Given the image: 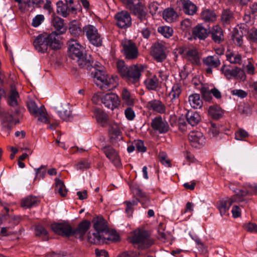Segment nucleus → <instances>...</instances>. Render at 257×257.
<instances>
[{
	"label": "nucleus",
	"mask_w": 257,
	"mask_h": 257,
	"mask_svg": "<svg viewBox=\"0 0 257 257\" xmlns=\"http://www.w3.org/2000/svg\"><path fill=\"white\" fill-rule=\"evenodd\" d=\"M221 71L227 79H245V73L244 71L237 67H235L232 69H230L226 65H223L221 67Z\"/></svg>",
	"instance_id": "1a4fd4ad"
},
{
	"label": "nucleus",
	"mask_w": 257,
	"mask_h": 257,
	"mask_svg": "<svg viewBox=\"0 0 257 257\" xmlns=\"http://www.w3.org/2000/svg\"><path fill=\"white\" fill-rule=\"evenodd\" d=\"M54 109L63 120L66 121L72 120L73 116L68 104H59L54 107Z\"/></svg>",
	"instance_id": "ddd939ff"
},
{
	"label": "nucleus",
	"mask_w": 257,
	"mask_h": 257,
	"mask_svg": "<svg viewBox=\"0 0 257 257\" xmlns=\"http://www.w3.org/2000/svg\"><path fill=\"white\" fill-rule=\"evenodd\" d=\"M68 29L70 34L75 37H79L82 32L79 23L76 20L69 23Z\"/></svg>",
	"instance_id": "f704fd0d"
},
{
	"label": "nucleus",
	"mask_w": 257,
	"mask_h": 257,
	"mask_svg": "<svg viewBox=\"0 0 257 257\" xmlns=\"http://www.w3.org/2000/svg\"><path fill=\"white\" fill-rule=\"evenodd\" d=\"M95 85L103 91H108L113 90L117 85L112 81H95Z\"/></svg>",
	"instance_id": "4c0bfd02"
},
{
	"label": "nucleus",
	"mask_w": 257,
	"mask_h": 257,
	"mask_svg": "<svg viewBox=\"0 0 257 257\" xmlns=\"http://www.w3.org/2000/svg\"><path fill=\"white\" fill-rule=\"evenodd\" d=\"M208 114L212 118L218 119L222 117L223 112L220 107L214 105L209 107Z\"/></svg>",
	"instance_id": "c03bdc74"
},
{
	"label": "nucleus",
	"mask_w": 257,
	"mask_h": 257,
	"mask_svg": "<svg viewBox=\"0 0 257 257\" xmlns=\"http://www.w3.org/2000/svg\"><path fill=\"white\" fill-rule=\"evenodd\" d=\"M57 13L63 17H67L71 13H73L76 10L74 7H69L67 4H65L62 1H59L56 3Z\"/></svg>",
	"instance_id": "412c9836"
},
{
	"label": "nucleus",
	"mask_w": 257,
	"mask_h": 257,
	"mask_svg": "<svg viewBox=\"0 0 257 257\" xmlns=\"http://www.w3.org/2000/svg\"><path fill=\"white\" fill-rule=\"evenodd\" d=\"M151 126L155 131L158 132L160 134L167 133L169 128L168 123L161 116L155 117L152 121Z\"/></svg>",
	"instance_id": "f3484780"
},
{
	"label": "nucleus",
	"mask_w": 257,
	"mask_h": 257,
	"mask_svg": "<svg viewBox=\"0 0 257 257\" xmlns=\"http://www.w3.org/2000/svg\"><path fill=\"white\" fill-rule=\"evenodd\" d=\"M110 139L112 143H116L122 139L121 132L117 127H111L109 130Z\"/></svg>",
	"instance_id": "37998d69"
},
{
	"label": "nucleus",
	"mask_w": 257,
	"mask_h": 257,
	"mask_svg": "<svg viewBox=\"0 0 257 257\" xmlns=\"http://www.w3.org/2000/svg\"><path fill=\"white\" fill-rule=\"evenodd\" d=\"M186 118L188 123L192 126L197 125L200 120V116L197 112L189 111L186 114Z\"/></svg>",
	"instance_id": "a19ab883"
},
{
	"label": "nucleus",
	"mask_w": 257,
	"mask_h": 257,
	"mask_svg": "<svg viewBox=\"0 0 257 257\" xmlns=\"http://www.w3.org/2000/svg\"><path fill=\"white\" fill-rule=\"evenodd\" d=\"M134 144L139 152L144 153L146 151L147 149L143 141L140 140H136L134 141Z\"/></svg>",
	"instance_id": "338daca9"
},
{
	"label": "nucleus",
	"mask_w": 257,
	"mask_h": 257,
	"mask_svg": "<svg viewBox=\"0 0 257 257\" xmlns=\"http://www.w3.org/2000/svg\"><path fill=\"white\" fill-rule=\"evenodd\" d=\"M126 204V208L125 212L129 216H131L133 213V207L137 205L138 203L137 200H132L131 201H125Z\"/></svg>",
	"instance_id": "680f3d73"
},
{
	"label": "nucleus",
	"mask_w": 257,
	"mask_h": 257,
	"mask_svg": "<svg viewBox=\"0 0 257 257\" xmlns=\"http://www.w3.org/2000/svg\"><path fill=\"white\" fill-rule=\"evenodd\" d=\"M93 227L96 231L104 233L107 231V227L104 219L102 217H96L94 218L92 221Z\"/></svg>",
	"instance_id": "7c9ffc66"
},
{
	"label": "nucleus",
	"mask_w": 257,
	"mask_h": 257,
	"mask_svg": "<svg viewBox=\"0 0 257 257\" xmlns=\"http://www.w3.org/2000/svg\"><path fill=\"white\" fill-rule=\"evenodd\" d=\"M56 32L50 34H43L37 36L34 39L33 45L35 49L41 53L47 52L49 46L55 48V45L59 44Z\"/></svg>",
	"instance_id": "f03ea898"
},
{
	"label": "nucleus",
	"mask_w": 257,
	"mask_h": 257,
	"mask_svg": "<svg viewBox=\"0 0 257 257\" xmlns=\"http://www.w3.org/2000/svg\"><path fill=\"white\" fill-rule=\"evenodd\" d=\"M234 202V200L231 197H226L220 199L217 203V208L219 210L221 216L228 214L230 207Z\"/></svg>",
	"instance_id": "4be33fe9"
},
{
	"label": "nucleus",
	"mask_w": 257,
	"mask_h": 257,
	"mask_svg": "<svg viewBox=\"0 0 257 257\" xmlns=\"http://www.w3.org/2000/svg\"><path fill=\"white\" fill-rule=\"evenodd\" d=\"M186 58L193 64H198L200 62V58L196 49H189L186 52Z\"/></svg>",
	"instance_id": "79ce46f5"
},
{
	"label": "nucleus",
	"mask_w": 257,
	"mask_h": 257,
	"mask_svg": "<svg viewBox=\"0 0 257 257\" xmlns=\"http://www.w3.org/2000/svg\"><path fill=\"white\" fill-rule=\"evenodd\" d=\"M166 47L160 43H155L153 48V56L158 62H162L166 58Z\"/></svg>",
	"instance_id": "aec40b11"
},
{
	"label": "nucleus",
	"mask_w": 257,
	"mask_h": 257,
	"mask_svg": "<svg viewBox=\"0 0 257 257\" xmlns=\"http://www.w3.org/2000/svg\"><path fill=\"white\" fill-rule=\"evenodd\" d=\"M93 113L97 122L100 125L104 126L107 124L108 117L103 110L99 108H96L94 109Z\"/></svg>",
	"instance_id": "c85d7f7f"
},
{
	"label": "nucleus",
	"mask_w": 257,
	"mask_h": 257,
	"mask_svg": "<svg viewBox=\"0 0 257 257\" xmlns=\"http://www.w3.org/2000/svg\"><path fill=\"white\" fill-rule=\"evenodd\" d=\"M201 17L203 20L207 22H213L217 18L215 12L209 9L204 10L201 12Z\"/></svg>",
	"instance_id": "ea45409f"
},
{
	"label": "nucleus",
	"mask_w": 257,
	"mask_h": 257,
	"mask_svg": "<svg viewBox=\"0 0 257 257\" xmlns=\"http://www.w3.org/2000/svg\"><path fill=\"white\" fill-rule=\"evenodd\" d=\"M104 233L106 236L104 237V241L106 240L115 242L119 240V234L115 231H111L109 232L106 231Z\"/></svg>",
	"instance_id": "5fc2aeb1"
},
{
	"label": "nucleus",
	"mask_w": 257,
	"mask_h": 257,
	"mask_svg": "<svg viewBox=\"0 0 257 257\" xmlns=\"http://www.w3.org/2000/svg\"><path fill=\"white\" fill-rule=\"evenodd\" d=\"M158 31L166 38H169L172 36L173 33V29L167 26L159 27Z\"/></svg>",
	"instance_id": "4d7b16f0"
},
{
	"label": "nucleus",
	"mask_w": 257,
	"mask_h": 257,
	"mask_svg": "<svg viewBox=\"0 0 257 257\" xmlns=\"http://www.w3.org/2000/svg\"><path fill=\"white\" fill-rule=\"evenodd\" d=\"M204 65L208 68L206 70L207 74H211L213 68H218L221 64L220 57L217 55L208 56L202 60Z\"/></svg>",
	"instance_id": "4468645a"
},
{
	"label": "nucleus",
	"mask_w": 257,
	"mask_h": 257,
	"mask_svg": "<svg viewBox=\"0 0 257 257\" xmlns=\"http://www.w3.org/2000/svg\"><path fill=\"white\" fill-rule=\"evenodd\" d=\"M178 17L176 12L172 8H167L163 13V19L168 23H172L176 21Z\"/></svg>",
	"instance_id": "72a5a7b5"
},
{
	"label": "nucleus",
	"mask_w": 257,
	"mask_h": 257,
	"mask_svg": "<svg viewBox=\"0 0 257 257\" xmlns=\"http://www.w3.org/2000/svg\"><path fill=\"white\" fill-rule=\"evenodd\" d=\"M45 19L44 16L43 15H37L32 20V25L34 27H39L42 22H44Z\"/></svg>",
	"instance_id": "e2e57ef3"
},
{
	"label": "nucleus",
	"mask_w": 257,
	"mask_h": 257,
	"mask_svg": "<svg viewBox=\"0 0 257 257\" xmlns=\"http://www.w3.org/2000/svg\"><path fill=\"white\" fill-rule=\"evenodd\" d=\"M103 233L96 231V232L92 233L90 232L88 233V241L92 244L99 243L101 241H104Z\"/></svg>",
	"instance_id": "58836bf2"
},
{
	"label": "nucleus",
	"mask_w": 257,
	"mask_h": 257,
	"mask_svg": "<svg viewBox=\"0 0 257 257\" xmlns=\"http://www.w3.org/2000/svg\"><path fill=\"white\" fill-rule=\"evenodd\" d=\"M233 19V13L228 9H224L220 16V23L226 26L230 24Z\"/></svg>",
	"instance_id": "473e14b6"
},
{
	"label": "nucleus",
	"mask_w": 257,
	"mask_h": 257,
	"mask_svg": "<svg viewBox=\"0 0 257 257\" xmlns=\"http://www.w3.org/2000/svg\"><path fill=\"white\" fill-rule=\"evenodd\" d=\"M212 40L217 44H220L224 40V35L222 29L218 25L212 27L210 30Z\"/></svg>",
	"instance_id": "b1692460"
},
{
	"label": "nucleus",
	"mask_w": 257,
	"mask_h": 257,
	"mask_svg": "<svg viewBox=\"0 0 257 257\" xmlns=\"http://www.w3.org/2000/svg\"><path fill=\"white\" fill-rule=\"evenodd\" d=\"M122 53L128 60L136 59L139 55V50L136 44L130 40H124L121 42Z\"/></svg>",
	"instance_id": "0eeeda50"
},
{
	"label": "nucleus",
	"mask_w": 257,
	"mask_h": 257,
	"mask_svg": "<svg viewBox=\"0 0 257 257\" xmlns=\"http://www.w3.org/2000/svg\"><path fill=\"white\" fill-rule=\"evenodd\" d=\"M101 101L106 107L111 110L117 108L120 102L118 96L114 93H108L104 95L101 98Z\"/></svg>",
	"instance_id": "9b49d317"
},
{
	"label": "nucleus",
	"mask_w": 257,
	"mask_h": 257,
	"mask_svg": "<svg viewBox=\"0 0 257 257\" xmlns=\"http://www.w3.org/2000/svg\"><path fill=\"white\" fill-rule=\"evenodd\" d=\"M159 158L160 162L165 167H169L171 166L170 161L167 159V155L165 153H160L159 155Z\"/></svg>",
	"instance_id": "0e129e2a"
},
{
	"label": "nucleus",
	"mask_w": 257,
	"mask_h": 257,
	"mask_svg": "<svg viewBox=\"0 0 257 257\" xmlns=\"http://www.w3.org/2000/svg\"><path fill=\"white\" fill-rule=\"evenodd\" d=\"M39 203L38 199L36 197L28 196L21 201V206L24 208H29L37 206Z\"/></svg>",
	"instance_id": "c9c22d12"
},
{
	"label": "nucleus",
	"mask_w": 257,
	"mask_h": 257,
	"mask_svg": "<svg viewBox=\"0 0 257 257\" xmlns=\"http://www.w3.org/2000/svg\"><path fill=\"white\" fill-rule=\"evenodd\" d=\"M149 109L156 111L159 113H164L166 111V106L160 100L154 99L149 101L147 103Z\"/></svg>",
	"instance_id": "cd10ccee"
},
{
	"label": "nucleus",
	"mask_w": 257,
	"mask_h": 257,
	"mask_svg": "<svg viewBox=\"0 0 257 257\" xmlns=\"http://www.w3.org/2000/svg\"><path fill=\"white\" fill-rule=\"evenodd\" d=\"M130 11L137 17V26H142V25H145V26H148L149 24L148 20L149 16L145 10L144 4L131 9Z\"/></svg>",
	"instance_id": "9d476101"
},
{
	"label": "nucleus",
	"mask_w": 257,
	"mask_h": 257,
	"mask_svg": "<svg viewBox=\"0 0 257 257\" xmlns=\"http://www.w3.org/2000/svg\"><path fill=\"white\" fill-rule=\"evenodd\" d=\"M188 139L191 145L196 148H201L205 143V139L199 131L191 132L188 135Z\"/></svg>",
	"instance_id": "f8f14e48"
},
{
	"label": "nucleus",
	"mask_w": 257,
	"mask_h": 257,
	"mask_svg": "<svg viewBox=\"0 0 257 257\" xmlns=\"http://www.w3.org/2000/svg\"><path fill=\"white\" fill-rule=\"evenodd\" d=\"M128 240L141 249L147 248L154 243L148 232L142 229L135 230L132 235L128 237Z\"/></svg>",
	"instance_id": "7ed1b4c3"
},
{
	"label": "nucleus",
	"mask_w": 257,
	"mask_h": 257,
	"mask_svg": "<svg viewBox=\"0 0 257 257\" xmlns=\"http://www.w3.org/2000/svg\"><path fill=\"white\" fill-rule=\"evenodd\" d=\"M248 136V133L243 129H239L235 133V139L237 140L242 141Z\"/></svg>",
	"instance_id": "69168bd1"
},
{
	"label": "nucleus",
	"mask_w": 257,
	"mask_h": 257,
	"mask_svg": "<svg viewBox=\"0 0 257 257\" xmlns=\"http://www.w3.org/2000/svg\"><path fill=\"white\" fill-rule=\"evenodd\" d=\"M19 94L16 89V84L13 83L11 84V90L9 96L8 97V103L13 107H17L18 105V99Z\"/></svg>",
	"instance_id": "393cba45"
},
{
	"label": "nucleus",
	"mask_w": 257,
	"mask_h": 257,
	"mask_svg": "<svg viewBox=\"0 0 257 257\" xmlns=\"http://www.w3.org/2000/svg\"><path fill=\"white\" fill-rule=\"evenodd\" d=\"M27 107L30 113L35 116H38V120L44 123H49V120L44 105L38 107L35 101L30 99L27 102Z\"/></svg>",
	"instance_id": "39448f33"
},
{
	"label": "nucleus",
	"mask_w": 257,
	"mask_h": 257,
	"mask_svg": "<svg viewBox=\"0 0 257 257\" xmlns=\"http://www.w3.org/2000/svg\"><path fill=\"white\" fill-rule=\"evenodd\" d=\"M116 67L117 71L121 75L123 78H126V75H128V67L123 60H118L116 63Z\"/></svg>",
	"instance_id": "a18cd8bd"
},
{
	"label": "nucleus",
	"mask_w": 257,
	"mask_h": 257,
	"mask_svg": "<svg viewBox=\"0 0 257 257\" xmlns=\"http://www.w3.org/2000/svg\"><path fill=\"white\" fill-rule=\"evenodd\" d=\"M192 25V21L189 19H185L181 22L180 28L187 33L190 30Z\"/></svg>",
	"instance_id": "052dcab7"
},
{
	"label": "nucleus",
	"mask_w": 257,
	"mask_h": 257,
	"mask_svg": "<svg viewBox=\"0 0 257 257\" xmlns=\"http://www.w3.org/2000/svg\"><path fill=\"white\" fill-rule=\"evenodd\" d=\"M231 37L235 45L238 47L242 46L243 44V34L242 31L239 32L237 29L234 30Z\"/></svg>",
	"instance_id": "09e8293b"
},
{
	"label": "nucleus",
	"mask_w": 257,
	"mask_h": 257,
	"mask_svg": "<svg viewBox=\"0 0 257 257\" xmlns=\"http://www.w3.org/2000/svg\"><path fill=\"white\" fill-rule=\"evenodd\" d=\"M115 18L117 25L121 28L129 27L132 24V18L130 14L126 11H121L117 13Z\"/></svg>",
	"instance_id": "dca6fc26"
},
{
	"label": "nucleus",
	"mask_w": 257,
	"mask_h": 257,
	"mask_svg": "<svg viewBox=\"0 0 257 257\" xmlns=\"http://www.w3.org/2000/svg\"><path fill=\"white\" fill-rule=\"evenodd\" d=\"M188 101L192 107L195 109L200 108L203 105V101L199 94L195 93L190 95Z\"/></svg>",
	"instance_id": "e433bc0d"
},
{
	"label": "nucleus",
	"mask_w": 257,
	"mask_h": 257,
	"mask_svg": "<svg viewBox=\"0 0 257 257\" xmlns=\"http://www.w3.org/2000/svg\"><path fill=\"white\" fill-rule=\"evenodd\" d=\"M67 45L69 57L76 60L81 68L89 70L91 77L97 80H107L104 67L98 62L92 65L93 62L87 58L84 48L76 40L70 39Z\"/></svg>",
	"instance_id": "f257e3e1"
},
{
	"label": "nucleus",
	"mask_w": 257,
	"mask_h": 257,
	"mask_svg": "<svg viewBox=\"0 0 257 257\" xmlns=\"http://www.w3.org/2000/svg\"><path fill=\"white\" fill-rule=\"evenodd\" d=\"M201 92L204 97H206L207 95H209L210 93H212L213 96L217 99L221 97L220 92L215 88L210 90L207 87L202 86L201 88Z\"/></svg>",
	"instance_id": "8fccbe9b"
},
{
	"label": "nucleus",
	"mask_w": 257,
	"mask_h": 257,
	"mask_svg": "<svg viewBox=\"0 0 257 257\" xmlns=\"http://www.w3.org/2000/svg\"><path fill=\"white\" fill-rule=\"evenodd\" d=\"M257 193V185L247 184L246 185L245 190L239 189L236 194L231 197L234 202H241L246 201V197L248 195H252Z\"/></svg>",
	"instance_id": "6e6552de"
},
{
	"label": "nucleus",
	"mask_w": 257,
	"mask_h": 257,
	"mask_svg": "<svg viewBox=\"0 0 257 257\" xmlns=\"http://www.w3.org/2000/svg\"><path fill=\"white\" fill-rule=\"evenodd\" d=\"M138 28L139 32L141 34L144 38L148 39L151 34L149 24L146 26H145V25L138 26Z\"/></svg>",
	"instance_id": "603ef678"
},
{
	"label": "nucleus",
	"mask_w": 257,
	"mask_h": 257,
	"mask_svg": "<svg viewBox=\"0 0 257 257\" xmlns=\"http://www.w3.org/2000/svg\"><path fill=\"white\" fill-rule=\"evenodd\" d=\"M182 10L188 15H194L197 11V6L189 0H181Z\"/></svg>",
	"instance_id": "bb28decb"
},
{
	"label": "nucleus",
	"mask_w": 257,
	"mask_h": 257,
	"mask_svg": "<svg viewBox=\"0 0 257 257\" xmlns=\"http://www.w3.org/2000/svg\"><path fill=\"white\" fill-rule=\"evenodd\" d=\"M34 230L36 236L43 237L44 240H48V232L42 225L40 224L36 225Z\"/></svg>",
	"instance_id": "49530a36"
},
{
	"label": "nucleus",
	"mask_w": 257,
	"mask_h": 257,
	"mask_svg": "<svg viewBox=\"0 0 257 257\" xmlns=\"http://www.w3.org/2000/svg\"><path fill=\"white\" fill-rule=\"evenodd\" d=\"M83 32L91 44L96 47L101 45L102 38L95 27L91 25H86L83 28Z\"/></svg>",
	"instance_id": "423d86ee"
},
{
	"label": "nucleus",
	"mask_w": 257,
	"mask_h": 257,
	"mask_svg": "<svg viewBox=\"0 0 257 257\" xmlns=\"http://www.w3.org/2000/svg\"><path fill=\"white\" fill-rule=\"evenodd\" d=\"M208 134L210 137H216L219 134V130L216 124L211 123V126L208 131Z\"/></svg>",
	"instance_id": "774afa93"
},
{
	"label": "nucleus",
	"mask_w": 257,
	"mask_h": 257,
	"mask_svg": "<svg viewBox=\"0 0 257 257\" xmlns=\"http://www.w3.org/2000/svg\"><path fill=\"white\" fill-rule=\"evenodd\" d=\"M247 38L252 43L257 44V28H252L248 30Z\"/></svg>",
	"instance_id": "bf43d9fd"
},
{
	"label": "nucleus",
	"mask_w": 257,
	"mask_h": 257,
	"mask_svg": "<svg viewBox=\"0 0 257 257\" xmlns=\"http://www.w3.org/2000/svg\"><path fill=\"white\" fill-rule=\"evenodd\" d=\"M46 166L41 165L39 168L35 169L36 171V176L35 180L39 179H44L46 174Z\"/></svg>",
	"instance_id": "13d9d810"
},
{
	"label": "nucleus",
	"mask_w": 257,
	"mask_h": 257,
	"mask_svg": "<svg viewBox=\"0 0 257 257\" xmlns=\"http://www.w3.org/2000/svg\"><path fill=\"white\" fill-rule=\"evenodd\" d=\"M106 157L117 167L121 166V161L117 152L110 146H105L102 149Z\"/></svg>",
	"instance_id": "a211bd4d"
},
{
	"label": "nucleus",
	"mask_w": 257,
	"mask_h": 257,
	"mask_svg": "<svg viewBox=\"0 0 257 257\" xmlns=\"http://www.w3.org/2000/svg\"><path fill=\"white\" fill-rule=\"evenodd\" d=\"M121 97L125 104L130 106L134 105V99L126 88H124L123 89L121 93Z\"/></svg>",
	"instance_id": "de8ad7c7"
},
{
	"label": "nucleus",
	"mask_w": 257,
	"mask_h": 257,
	"mask_svg": "<svg viewBox=\"0 0 257 257\" xmlns=\"http://www.w3.org/2000/svg\"><path fill=\"white\" fill-rule=\"evenodd\" d=\"M90 225V222L87 220L81 222L78 224L76 228L73 229L72 228V235H75L76 237L82 239L84 235L89 229Z\"/></svg>",
	"instance_id": "6ab92c4d"
},
{
	"label": "nucleus",
	"mask_w": 257,
	"mask_h": 257,
	"mask_svg": "<svg viewBox=\"0 0 257 257\" xmlns=\"http://www.w3.org/2000/svg\"><path fill=\"white\" fill-rule=\"evenodd\" d=\"M23 116L21 110L16 108L13 114L5 112L0 108V118L3 126L10 131L14 125L20 123V118Z\"/></svg>",
	"instance_id": "20e7f679"
},
{
	"label": "nucleus",
	"mask_w": 257,
	"mask_h": 257,
	"mask_svg": "<svg viewBox=\"0 0 257 257\" xmlns=\"http://www.w3.org/2000/svg\"><path fill=\"white\" fill-rule=\"evenodd\" d=\"M122 2L130 10L143 4L141 0H122Z\"/></svg>",
	"instance_id": "6e6d98bb"
},
{
	"label": "nucleus",
	"mask_w": 257,
	"mask_h": 257,
	"mask_svg": "<svg viewBox=\"0 0 257 257\" xmlns=\"http://www.w3.org/2000/svg\"><path fill=\"white\" fill-rule=\"evenodd\" d=\"M225 55L226 60L231 64L240 65L242 63V56L237 52L228 50Z\"/></svg>",
	"instance_id": "2f4dec72"
},
{
	"label": "nucleus",
	"mask_w": 257,
	"mask_h": 257,
	"mask_svg": "<svg viewBox=\"0 0 257 257\" xmlns=\"http://www.w3.org/2000/svg\"><path fill=\"white\" fill-rule=\"evenodd\" d=\"M143 70V67L142 66L132 65L129 67L128 71V75H126V78H133L134 79H139L141 73Z\"/></svg>",
	"instance_id": "c756f323"
},
{
	"label": "nucleus",
	"mask_w": 257,
	"mask_h": 257,
	"mask_svg": "<svg viewBox=\"0 0 257 257\" xmlns=\"http://www.w3.org/2000/svg\"><path fill=\"white\" fill-rule=\"evenodd\" d=\"M193 34L200 40H204L210 33V29L205 28L202 24H198L193 29Z\"/></svg>",
	"instance_id": "a878e982"
},
{
	"label": "nucleus",
	"mask_w": 257,
	"mask_h": 257,
	"mask_svg": "<svg viewBox=\"0 0 257 257\" xmlns=\"http://www.w3.org/2000/svg\"><path fill=\"white\" fill-rule=\"evenodd\" d=\"M52 230L56 234L65 236L72 235V227L66 223H54L51 224Z\"/></svg>",
	"instance_id": "2eb2a0df"
},
{
	"label": "nucleus",
	"mask_w": 257,
	"mask_h": 257,
	"mask_svg": "<svg viewBox=\"0 0 257 257\" xmlns=\"http://www.w3.org/2000/svg\"><path fill=\"white\" fill-rule=\"evenodd\" d=\"M181 87L180 83H176L173 85L170 93V96L171 97L172 100H175L179 97L181 92Z\"/></svg>",
	"instance_id": "864d4df0"
},
{
	"label": "nucleus",
	"mask_w": 257,
	"mask_h": 257,
	"mask_svg": "<svg viewBox=\"0 0 257 257\" xmlns=\"http://www.w3.org/2000/svg\"><path fill=\"white\" fill-rule=\"evenodd\" d=\"M51 24L56 30L54 32L56 33L57 39L58 35L63 34L66 31V27L64 24V20L58 16L54 15L52 16Z\"/></svg>",
	"instance_id": "5701e85b"
},
{
	"label": "nucleus",
	"mask_w": 257,
	"mask_h": 257,
	"mask_svg": "<svg viewBox=\"0 0 257 257\" xmlns=\"http://www.w3.org/2000/svg\"><path fill=\"white\" fill-rule=\"evenodd\" d=\"M55 184L56 191L62 197H65L67 194V190L66 189L64 183L61 180L56 179Z\"/></svg>",
	"instance_id": "3c124183"
}]
</instances>
